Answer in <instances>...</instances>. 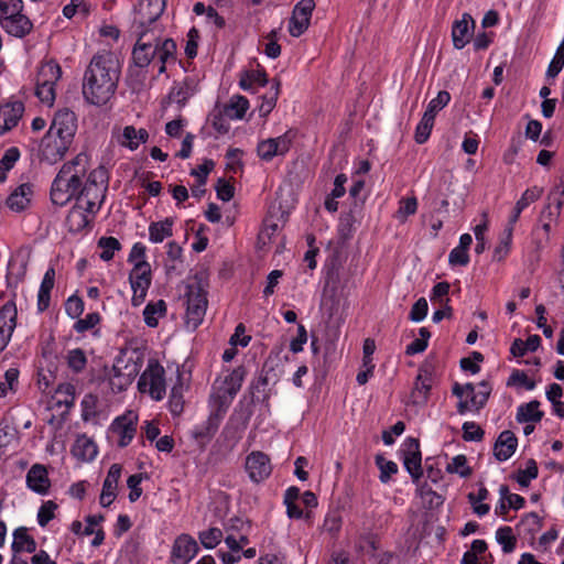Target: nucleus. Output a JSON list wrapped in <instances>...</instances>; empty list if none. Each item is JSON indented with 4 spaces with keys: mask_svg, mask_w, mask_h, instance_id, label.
<instances>
[{
    "mask_svg": "<svg viewBox=\"0 0 564 564\" xmlns=\"http://www.w3.org/2000/svg\"><path fill=\"white\" fill-rule=\"evenodd\" d=\"M108 171L104 166H99L89 173L86 184L108 189Z\"/></svg>",
    "mask_w": 564,
    "mask_h": 564,
    "instance_id": "nucleus-52",
    "label": "nucleus"
},
{
    "mask_svg": "<svg viewBox=\"0 0 564 564\" xmlns=\"http://www.w3.org/2000/svg\"><path fill=\"white\" fill-rule=\"evenodd\" d=\"M24 107L22 102L6 105L0 108V133L14 128L22 117Z\"/></svg>",
    "mask_w": 564,
    "mask_h": 564,
    "instance_id": "nucleus-31",
    "label": "nucleus"
},
{
    "mask_svg": "<svg viewBox=\"0 0 564 564\" xmlns=\"http://www.w3.org/2000/svg\"><path fill=\"white\" fill-rule=\"evenodd\" d=\"M451 100V95L446 90H441L437 96L432 99L427 108L425 110V115L431 116V118L435 119L436 113L443 109Z\"/></svg>",
    "mask_w": 564,
    "mask_h": 564,
    "instance_id": "nucleus-51",
    "label": "nucleus"
},
{
    "mask_svg": "<svg viewBox=\"0 0 564 564\" xmlns=\"http://www.w3.org/2000/svg\"><path fill=\"white\" fill-rule=\"evenodd\" d=\"M496 540L502 546L505 553H511L517 545V539L510 527H501L496 532Z\"/></svg>",
    "mask_w": 564,
    "mask_h": 564,
    "instance_id": "nucleus-43",
    "label": "nucleus"
},
{
    "mask_svg": "<svg viewBox=\"0 0 564 564\" xmlns=\"http://www.w3.org/2000/svg\"><path fill=\"white\" fill-rule=\"evenodd\" d=\"M1 26L12 36L24 37L33 29V23L25 14H9L1 20Z\"/></svg>",
    "mask_w": 564,
    "mask_h": 564,
    "instance_id": "nucleus-24",
    "label": "nucleus"
},
{
    "mask_svg": "<svg viewBox=\"0 0 564 564\" xmlns=\"http://www.w3.org/2000/svg\"><path fill=\"white\" fill-rule=\"evenodd\" d=\"M484 430L475 422L463 424V438L467 442H480L484 438Z\"/></svg>",
    "mask_w": 564,
    "mask_h": 564,
    "instance_id": "nucleus-57",
    "label": "nucleus"
},
{
    "mask_svg": "<svg viewBox=\"0 0 564 564\" xmlns=\"http://www.w3.org/2000/svg\"><path fill=\"white\" fill-rule=\"evenodd\" d=\"M403 446V465L412 477L413 482L417 484L420 478L423 476L420 442L415 437H408Z\"/></svg>",
    "mask_w": 564,
    "mask_h": 564,
    "instance_id": "nucleus-10",
    "label": "nucleus"
},
{
    "mask_svg": "<svg viewBox=\"0 0 564 564\" xmlns=\"http://www.w3.org/2000/svg\"><path fill=\"white\" fill-rule=\"evenodd\" d=\"M32 194L31 184H21L8 196L6 204L11 210L20 213L29 206Z\"/></svg>",
    "mask_w": 564,
    "mask_h": 564,
    "instance_id": "nucleus-30",
    "label": "nucleus"
},
{
    "mask_svg": "<svg viewBox=\"0 0 564 564\" xmlns=\"http://www.w3.org/2000/svg\"><path fill=\"white\" fill-rule=\"evenodd\" d=\"M433 372L434 368L431 364H423L419 368L414 387L411 392L412 402L414 404H425L427 402L433 383Z\"/></svg>",
    "mask_w": 564,
    "mask_h": 564,
    "instance_id": "nucleus-15",
    "label": "nucleus"
},
{
    "mask_svg": "<svg viewBox=\"0 0 564 564\" xmlns=\"http://www.w3.org/2000/svg\"><path fill=\"white\" fill-rule=\"evenodd\" d=\"M143 360L144 356L140 350L123 348L116 357L113 365H116L119 370H124L135 379L142 368Z\"/></svg>",
    "mask_w": 564,
    "mask_h": 564,
    "instance_id": "nucleus-19",
    "label": "nucleus"
},
{
    "mask_svg": "<svg viewBox=\"0 0 564 564\" xmlns=\"http://www.w3.org/2000/svg\"><path fill=\"white\" fill-rule=\"evenodd\" d=\"M132 378L124 370H119L116 365H112L111 375L109 376V383L115 393L122 392L133 382Z\"/></svg>",
    "mask_w": 564,
    "mask_h": 564,
    "instance_id": "nucleus-39",
    "label": "nucleus"
},
{
    "mask_svg": "<svg viewBox=\"0 0 564 564\" xmlns=\"http://www.w3.org/2000/svg\"><path fill=\"white\" fill-rule=\"evenodd\" d=\"M417 494L425 502L430 505V507L440 506L443 502L442 497L437 495L427 484L419 485Z\"/></svg>",
    "mask_w": 564,
    "mask_h": 564,
    "instance_id": "nucleus-61",
    "label": "nucleus"
},
{
    "mask_svg": "<svg viewBox=\"0 0 564 564\" xmlns=\"http://www.w3.org/2000/svg\"><path fill=\"white\" fill-rule=\"evenodd\" d=\"M61 77V67L45 64L40 68L35 94L42 102L51 105L55 99V82Z\"/></svg>",
    "mask_w": 564,
    "mask_h": 564,
    "instance_id": "nucleus-9",
    "label": "nucleus"
},
{
    "mask_svg": "<svg viewBox=\"0 0 564 564\" xmlns=\"http://www.w3.org/2000/svg\"><path fill=\"white\" fill-rule=\"evenodd\" d=\"M268 84V76L264 69L245 72L239 80L243 90H249L254 86L264 87Z\"/></svg>",
    "mask_w": 564,
    "mask_h": 564,
    "instance_id": "nucleus-37",
    "label": "nucleus"
},
{
    "mask_svg": "<svg viewBox=\"0 0 564 564\" xmlns=\"http://www.w3.org/2000/svg\"><path fill=\"white\" fill-rule=\"evenodd\" d=\"M97 245H98V248H100L102 250L100 253V258L104 261H110L115 256V251H118L121 249V243L115 237H101L98 240Z\"/></svg>",
    "mask_w": 564,
    "mask_h": 564,
    "instance_id": "nucleus-44",
    "label": "nucleus"
},
{
    "mask_svg": "<svg viewBox=\"0 0 564 564\" xmlns=\"http://www.w3.org/2000/svg\"><path fill=\"white\" fill-rule=\"evenodd\" d=\"M258 155L264 161H271L274 156L279 155L276 144L272 139L261 141L257 148Z\"/></svg>",
    "mask_w": 564,
    "mask_h": 564,
    "instance_id": "nucleus-63",
    "label": "nucleus"
},
{
    "mask_svg": "<svg viewBox=\"0 0 564 564\" xmlns=\"http://www.w3.org/2000/svg\"><path fill=\"white\" fill-rule=\"evenodd\" d=\"M67 365L76 373L82 372L87 365V357L83 349H72L67 354Z\"/></svg>",
    "mask_w": 564,
    "mask_h": 564,
    "instance_id": "nucleus-49",
    "label": "nucleus"
},
{
    "mask_svg": "<svg viewBox=\"0 0 564 564\" xmlns=\"http://www.w3.org/2000/svg\"><path fill=\"white\" fill-rule=\"evenodd\" d=\"M87 172V155L77 154L63 164L51 186V200L54 205L65 206L73 198L77 199L82 180Z\"/></svg>",
    "mask_w": 564,
    "mask_h": 564,
    "instance_id": "nucleus-3",
    "label": "nucleus"
},
{
    "mask_svg": "<svg viewBox=\"0 0 564 564\" xmlns=\"http://www.w3.org/2000/svg\"><path fill=\"white\" fill-rule=\"evenodd\" d=\"M314 8V0H301L295 4L289 23L292 36L299 37L307 30Z\"/></svg>",
    "mask_w": 564,
    "mask_h": 564,
    "instance_id": "nucleus-13",
    "label": "nucleus"
},
{
    "mask_svg": "<svg viewBox=\"0 0 564 564\" xmlns=\"http://www.w3.org/2000/svg\"><path fill=\"white\" fill-rule=\"evenodd\" d=\"M20 159V151L17 147H11L6 150L0 160V170L10 171L18 160Z\"/></svg>",
    "mask_w": 564,
    "mask_h": 564,
    "instance_id": "nucleus-64",
    "label": "nucleus"
},
{
    "mask_svg": "<svg viewBox=\"0 0 564 564\" xmlns=\"http://www.w3.org/2000/svg\"><path fill=\"white\" fill-rule=\"evenodd\" d=\"M469 22L471 25H475V22L470 14L464 13L460 20L454 22L452 28V39L454 47L457 50H462L469 43L470 32H469Z\"/></svg>",
    "mask_w": 564,
    "mask_h": 564,
    "instance_id": "nucleus-27",
    "label": "nucleus"
},
{
    "mask_svg": "<svg viewBox=\"0 0 564 564\" xmlns=\"http://www.w3.org/2000/svg\"><path fill=\"white\" fill-rule=\"evenodd\" d=\"M359 208L351 207L348 213H343L339 218L338 232L341 238L351 237L354 224L356 223V213Z\"/></svg>",
    "mask_w": 564,
    "mask_h": 564,
    "instance_id": "nucleus-42",
    "label": "nucleus"
},
{
    "mask_svg": "<svg viewBox=\"0 0 564 564\" xmlns=\"http://www.w3.org/2000/svg\"><path fill=\"white\" fill-rule=\"evenodd\" d=\"M214 166V161L210 159H206L200 165H198L197 169L191 171V175L197 177V183H199L200 186H205L207 182V176L213 171Z\"/></svg>",
    "mask_w": 564,
    "mask_h": 564,
    "instance_id": "nucleus-62",
    "label": "nucleus"
},
{
    "mask_svg": "<svg viewBox=\"0 0 564 564\" xmlns=\"http://www.w3.org/2000/svg\"><path fill=\"white\" fill-rule=\"evenodd\" d=\"M130 284L133 291L131 299L133 306H140L147 296L148 290L151 285V267L147 261H139L134 263L130 272Z\"/></svg>",
    "mask_w": 564,
    "mask_h": 564,
    "instance_id": "nucleus-8",
    "label": "nucleus"
},
{
    "mask_svg": "<svg viewBox=\"0 0 564 564\" xmlns=\"http://www.w3.org/2000/svg\"><path fill=\"white\" fill-rule=\"evenodd\" d=\"M517 446L518 438L514 433L509 430L502 431L495 443L494 455L497 460L505 462L514 454Z\"/></svg>",
    "mask_w": 564,
    "mask_h": 564,
    "instance_id": "nucleus-26",
    "label": "nucleus"
},
{
    "mask_svg": "<svg viewBox=\"0 0 564 564\" xmlns=\"http://www.w3.org/2000/svg\"><path fill=\"white\" fill-rule=\"evenodd\" d=\"M166 7V0H141L134 9L131 32H145L159 29L164 34V26L160 22Z\"/></svg>",
    "mask_w": 564,
    "mask_h": 564,
    "instance_id": "nucleus-4",
    "label": "nucleus"
},
{
    "mask_svg": "<svg viewBox=\"0 0 564 564\" xmlns=\"http://www.w3.org/2000/svg\"><path fill=\"white\" fill-rule=\"evenodd\" d=\"M17 306L13 301H8L0 308V352L7 347L17 326Z\"/></svg>",
    "mask_w": 564,
    "mask_h": 564,
    "instance_id": "nucleus-16",
    "label": "nucleus"
},
{
    "mask_svg": "<svg viewBox=\"0 0 564 564\" xmlns=\"http://www.w3.org/2000/svg\"><path fill=\"white\" fill-rule=\"evenodd\" d=\"M538 474H539V469H538L535 460L529 459L527 462L525 469L518 470L516 480L521 487H528L530 485V481L538 477Z\"/></svg>",
    "mask_w": 564,
    "mask_h": 564,
    "instance_id": "nucleus-48",
    "label": "nucleus"
},
{
    "mask_svg": "<svg viewBox=\"0 0 564 564\" xmlns=\"http://www.w3.org/2000/svg\"><path fill=\"white\" fill-rule=\"evenodd\" d=\"M186 292V326L196 329L203 322L207 310V292L200 282L188 284Z\"/></svg>",
    "mask_w": 564,
    "mask_h": 564,
    "instance_id": "nucleus-5",
    "label": "nucleus"
},
{
    "mask_svg": "<svg viewBox=\"0 0 564 564\" xmlns=\"http://www.w3.org/2000/svg\"><path fill=\"white\" fill-rule=\"evenodd\" d=\"M121 465L112 464L108 470L107 477L104 480L99 502L104 508L109 507L117 497L118 481L121 477Z\"/></svg>",
    "mask_w": 564,
    "mask_h": 564,
    "instance_id": "nucleus-21",
    "label": "nucleus"
},
{
    "mask_svg": "<svg viewBox=\"0 0 564 564\" xmlns=\"http://www.w3.org/2000/svg\"><path fill=\"white\" fill-rule=\"evenodd\" d=\"M434 120L435 119L431 118V116L423 113V117L415 129L416 143L423 144L427 141L434 126Z\"/></svg>",
    "mask_w": 564,
    "mask_h": 564,
    "instance_id": "nucleus-50",
    "label": "nucleus"
},
{
    "mask_svg": "<svg viewBox=\"0 0 564 564\" xmlns=\"http://www.w3.org/2000/svg\"><path fill=\"white\" fill-rule=\"evenodd\" d=\"M48 130L73 143L77 130V117L75 112L67 108L56 111Z\"/></svg>",
    "mask_w": 564,
    "mask_h": 564,
    "instance_id": "nucleus-14",
    "label": "nucleus"
},
{
    "mask_svg": "<svg viewBox=\"0 0 564 564\" xmlns=\"http://www.w3.org/2000/svg\"><path fill=\"white\" fill-rule=\"evenodd\" d=\"M446 471L449 474H458L460 477H469L471 468L467 465L465 455H457L453 457L452 462L446 466Z\"/></svg>",
    "mask_w": 564,
    "mask_h": 564,
    "instance_id": "nucleus-47",
    "label": "nucleus"
},
{
    "mask_svg": "<svg viewBox=\"0 0 564 564\" xmlns=\"http://www.w3.org/2000/svg\"><path fill=\"white\" fill-rule=\"evenodd\" d=\"M65 311L70 318H78L84 312V301L77 295L69 296L65 303Z\"/></svg>",
    "mask_w": 564,
    "mask_h": 564,
    "instance_id": "nucleus-60",
    "label": "nucleus"
},
{
    "mask_svg": "<svg viewBox=\"0 0 564 564\" xmlns=\"http://www.w3.org/2000/svg\"><path fill=\"white\" fill-rule=\"evenodd\" d=\"M164 368L154 359H151L147 369L140 376L138 389L141 393H149L156 401L164 398L166 387Z\"/></svg>",
    "mask_w": 564,
    "mask_h": 564,
    "instance_id": "nucleus-6",
    "label": "nucleus"
},
{
    "mask_svg": "<svg viewBox=\"0 0 564 564\" xmlns=\"http://www.w3.org/2000/svg\"><path fill=\"white\" fill-rule=\"evenodd\" d=\"M376 465L380 470L379 479L387 484L391 476L398 473V465L392 460H387L382 455L376 456Z\"/></svg>",
    "mask_w": 564,
    "mask_h": 564,
    "instance_id": "nucleus-45",
    "label": "nucleus"
},
{
    "mask_svg": "<svg viewBox=\"0 0 564 564\" xmlns=\"http://www.w3.org/2000/svg\"><path fill=\"white\" fill-rule=\"evenodd\" d=\"M564 184L558 183L556 184L547 194L546 200L547 204L544 206V208L541 212V219L542 220H555L563 207L564 204Z\"/></svg>",
    "mask_w": 564,
    "mask_h": 564,
    "instance_id": "nucleus-23",
    "label": "nucleus"
},
{
    "mask_svg": "<svg viewBox=\"0 0 564 564\" xmlns=\"http://www.w3.org/2000/svg\"><path fill=\"white\" fill-rule=\"evenodd\" d=\"M100 322V315L97 312L87 314L84 318H79L74 324V329L77 333H85L94 328Z\"/></svg>",
    "mask_w": 564,
    "mask_h": 564,
    "instance_id": "nucleus-59",
    "label": "nucleus"
},
{
    "mask_svg": "<svg viewBox=\"0 0 564 564\" xmlns=\"http://www.w3.org/2000/svg\"><path fill=\"white\" fill-rule=\"evenodd\" d=\"M197 87L198 80L193 76H187L174 85L171 97L178 105H184L196 93Z\"/></svg>",
    "mask_w": 564,
    "mask_h": 564,
    "instance_id": "nucleus-33",
    "label": "nucleus"
},
{
    "mask_svg": "<svg viewBox=\"0 0 564 564\" xmlns=\"http://www.w3.org/2000/svg\"><path fill=\"white\" fill-rule=\"evenodd\" d=\"M225 412L226 409L218 405L207 420L193 431V437L197 441H209L216 434Z\"/></svg>",
    "mask_w": 564,
    "mask_h": 564,
    "instance_id": "nucleus-25",
    "label": "nucleus"
},
{
    "mask_svg": "<svg viewBox=\"0 0 564 564\" xmlns=\"http://www.w3.org/2000/svg\"><path fill=\"white\" fill-rule=\"evenodd\" d=\"M507 386H522L527 390H533L535 388V382L527 376V373L522 370H513L510 375Z\"/></svg>",
    "mask_w": 564,
    "mask_h": 564,
    "instance_id": "nucleus-58",
    "label": "nucleus"
},
{
    "mask_svg": "<svg viewBox=\"0 0 564 564\" xmlns=\"http://www.w3.org/2000/svg\"><path fill=\"white\" fill-rule=\"evenodd\" d=\"M270 383L265 379L262 371H260L258 378L253 380L250 384V391L253 398H257L258 401H261L263 403H268L270 399V390L267 389V387Z\"/></svg>",
    "mask_w": 564,
    "mask_h": 564,
    "instance_id": "nucleus-41",
    "label": "nucleus"
},
{
    "mask_svg": "<svg viewBox=\"0 0 564 564\" xmlns=\"http://www.w3.org/2000/svg\"><path fill=\"white\" fill-rule=\"evenodd\" d=\"M416 210H417L416 197L412 196V197H408V198H402L399 202V209L395 213V218L399 221L404 223L406 220V218L411 215H414L416 213Z\"/></svg>",
    "mask_w": 564,
    "mask_h": 564,
    "instance_id": "nucleus-46",
    "label": "nucleus"
},
{
    "mask_svg": "<svg viewBox=\"0 0 564 564\" xmlns=\"http://www.w3.org/2000/svg\"><path fill=\"white\" fill-rule=\"evenodd\" d=\"M119 77V63L111 52L95 54L83 78L85 100L95 106L106 105L116 93Z\"/></svg>",
    "mask_w": 564,
    "mask_h": 564,
    "instance_id": "nucleus-1",
    "label": "nucleus"
},
{
    "mask_svg": "<svg viewBox=\"0 0 564 564\" xmlns=\"http://www.w3.org/2000/svg\"><path fill=\"white\" fill-rule=\"evenodd\" d=\"M137 42L132 50V61L135 66L144 68L150 63H159V74L166 70V64L175 62L176 43L170 37H164L159 29L145 32H132Z\"/></svg>",
    "mask_w": 564,
    "mask_h": 564,
    "instance_id": "nucleus-2",
    "label": "nucleus"
},
{
    "mask_svg": "<svg viewBox=\"0 0 564 564\" xmlns=\"http://www.w3.org/2000/svg\"><path fill=\"white\" fill-rule=\"evenodd\" d=\"M12 551L14 553L28 552L33 553L36 551L35 540L28 533L26 528L20 527L13 532Z\"/></svg>",
    "mask_w": 564,
    "mask_h": 564,
    "instance_id": "nucleus-34",
    "label": "nucleus"
},
{
    "mask_svg": "<svg viewBox=\"0 0 564 564\" xmlns=\"http://www.w3.org/2000/svg\"><path fill=\"white\" fill-rule=\"evenodd\" d=\"M106 192L107 189L105 188L82 183L76 203L83 204L86 210L94 216L101 207L106 197Z\"/></svg>",
    "mask_w": 564,
    "mask_h": 564,
    "instance_id": "nucleus-18",
    "label": "nucleus"
},
{
    "mask_svg": "<svg viewBox=\"0 0 564 564\" xmlns=\"http://www.w3.org/2000/svg\"><path fill=\"white\" fill-rule=\"evenodd\" d=\"M540 402L532 400L518 408L516 420L519 423L540 422L544 413L539 409Z\"/></svg>",
    "mask_w": 564,
    "mask_h": 564,
    "instance_id": "nucleus-35",
    "label": "nucleus"
},
{
    "mask_svg": "<svg viewBox=\"0 0 564 564\" xmlns=\"http://www.w3.org/2000/svg\"><path fill=\"white\" fill-rule=\"evenodd\" d=\"M165 313L166 304L163 300L149 303L143 311L144 322L149 327H156L159 324L158 316H164Z\"/></svg>",
    "mask_w": 564,
    "mask_h": 564,
    "instance_id": "nucleus-40",
    "label": "nucleus"
},
{
    "mask_svg": "<svg viewBox=\"0 0 564 564\" xmlns=\"http://www.w3.org/2000/svg\"><path fill=\"white\" fill-rule=\"evenodd\" d=\"M26 486L37 495H47L51 488L48 471L44 465L34 464L26 473Z\"/></svg>",
    "mask_w": 564,
    "mask_h": 564,
    "instance_id": "nucleus-20",
    "label": "nucleus"
},
{
    "mask_svg": "<svg viewBox=\"0 0 564 564\" xmlns=\"http://www.w3.org/2000/svg\"><path fill=\"white\" fill-rule=\"evenodd\" d=\"M173 218H165L162 221L151 223L149 226V239L159 243L173 235Z\"/></svg>",
    "mask_w": 564,
    "mask_h": 564,
    "instance_id": "nucleus-36",
    "label": "nucleus"
},
{
    "mask_svg": "<svg viewBox=\"0 0 564 564\" xmlns=\"http://www.w3.org/2000/svg\"><path fill=\"white\" fill-rule=\"evenodd\" d=\"M97 453V445L85 434L79 435L72 447V454L82 462L93 460Z\"/></svg>",
    "mask_w": 564,
    "mask_h": 564,
    "instance_id": "nucleus-32",
    "label": "nucleus"
},
{
    "mask_svg": "<svg viewBox=\"0 0 564 564\" xmlns=\"http://www.w3.org/2000/svg\"><path fill=\"white\" fill-rule=\"evenodd\" d=\"M89 215L91 214L86 210L83 204L75 203L66 217L68 231L76 234L84 230L91 221Z\"/></svg>",
    "mask_w": 564,
    "mask_h": 564,
    "instance_id": "nucleus-28",
    "label": "nucleus"
},
{
    "mask_svg": "<svg viewBox=\"0 0 564 564\" xmlns=\"http://www.w3.org/2000/svg\"><path fill=\"white\" fill-rule=\"evenodd\" d=\"M197 552V542L192 536L182 534L174 541L171 561L173 564H187Z\"/></svg>",
    "mask_w": 564,
    "mask_h": 564,
    "instance_id": "nucleus-17",
    "label": "nucleus"
},
{
    "mask_svg": "<svg viewBox=\"0 0 564 564\" xmlns=\"http://www.w3.org/2000/svg\"><path fill=\"white\" fill-rule=\"evenodd\" d=\"M111 431L120 436L118 445L126 447L130 444L137 432V417L129 415H122L117 417L111 424Z\"/></svg>",
    "mask_w": 564,
    "mask_h": 564,
    "instance_id": "nucleus-22",
    "label": "nucleus"
},
{
    "mask_svg": "<svg viewBox=\"0 0 564 564\" xmlns=\"http://www.w3.org/2000/svg\"><path fill=\"white\" fill-rule=\"evenodd\" d=\"M148 139L149 132L145 129H135L133 126H126L122 133L118 135L117 141L121 147L134 151L141 143H145Z\"/></svg>",
    "mask_w": 564,
    "mask_h": 564,
    "instance_id": "nucleus-29",
    "label": "nucleus"
},
{
    "mask_svg": "<svg viewBox=\"0 0 564 564\" xmlns=\"http://www.w3.org/2000/svg\"><path fill=\"white\" fill-rule=\"evenodd\" d=\"M57 509V505L52 501H45L39 509L37 512V522L44 528L47 523L55 518V510Z\"/></svg>",
    "mask_w": 564,
    "mask_h": 564,
    "instance_id": "nucleus-54",
    "label": "nucleus"
},
{
    "mask_svg": "<svg viewBox=\"0 0 564 564\" xmlns=\"http://www.w3.org/2000/svg\"><path fill=\"white\" fill-rule=\"evenodd\" d=\"M564 66V40L558 45L556 53L551 61L546 75L547 77H556Z\"/></svg>",
    "mask_w": 564,
    "mask_h": 564,
    "instance_id": "nucleus-56",
    "label": "nucleus"
},
{
    "mask_svg": "<svg viewBox=\"0 0 564 564\" xmlns=\"http://www.w3.org/2000/svg\"><path fill=\"white\" fill-rule=\"evenodd\" d=\"M72 144L55 132L47 130L40 143V160L48 164H55L64 159Z\"/></svg>",
    "mask_w": 564,
    "mask_h": 564,
    "instance_id": "nucleus-7",
    "label": "nucleus"
},
{
    "mask_svg": "<svg viewBox=\"0 0 564 564\" xmlns=\"http://www.w3.org/2000/svg\"><path fill=\"white\" fill-rule=\"evenodd\" d=\"M248 109V99L243 96L236 95L231 97L229 104L225 107V116L230 119H242Z\"/></svg>",
    "mask_w": 564,
    "mask_h": 564,
    "instance_id": "nucleus-38",
    "label": "nucleus"
},
{
    "mask_svg": "<svg viewBox=\"0 0 564 564\" xmlns=\"http://www.w3.org/2000/svg\"><path fill=\"white\" fill-rule=\"evenodd\" d=\"M246 471L252 482L259 484L272 471L270 457L260 451H253L246 457Z\"/></svg>",
    "mask_w": 564,
    "mask_h": 564,
    "instance_id": "nucleus-11",
    "label": "nucleus"
},
{
    "mask_svg": "<svg viewBox=\"0 0 564 564\" xmlns=\"http://www.w3.org/2000/svg\"><path fill=\"white\" fill-rule=\"evenodd\" d=\"M262 373L264 375L268 382L272 386H275L282 376V368L279 366V364H274L272 360L268 359L261 369Z\"/></svg>",
    "mask_w": 564,
    "mask_h": 564,
    "instance_id": "nucleus-55",
    "label": "nucleus"
},
{
    "mask_svg": "<svg viewBox=\"0 0 564 564\" xmlns=\"http://www.w3.org/2000/svg\"><path fill=\"white\" fill-rule=\"evenodd\" d=\"M223 538V532L218 528H210L209 530L199 533V541L206 549H214L219 544Z\"/></svg>",
    "mask_w": 564,
    "mask_h": 564,
    "instance_id": "nucleus-53",
    "label": "nucleus"
},
{
    "mask_svg": "<svg viewBox=\"0 0 564 564\" xmlns=\"http://www.w3.org/2000/svg\"><path fill=\"white\" fill-rule=\"evenodd\" d=\"M246 375V368L243 366H239L225 377L221 387H219V393L217 395L218 405L225 409L228 408L231 400L240 390Z\"/></svg>",
    "mask_w": 564,
    "mask_h": 564,
    "instance_id": "nucleus-12",
    "label": "nucleus"
}]
</instances>
